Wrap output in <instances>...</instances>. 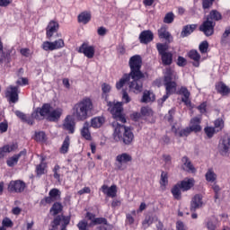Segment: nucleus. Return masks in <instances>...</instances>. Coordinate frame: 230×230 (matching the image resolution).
I'll use <instances>...</instances> for the list:
<instances>
[{"label": "nucleus", "mask_w": 230, "mask_h": 230, "mask_svg": "<svg viewBox=\"0 0 230 230\" xmlns=\"http://www.w3.org/2000/svg\"><path fill=\"white\" fill-rule=\"evenodd\" d=\"M128 66L130 68L129 76L131 82H129V91L132 93H141L143 91V78L145 74L141 72V66H143V58L139 55H135L129 58Z\"/></svg>", "instance_id": "f257e3e1"}, {"label": "nucleus", "mask_w": 230, "mask_h": 230, "mask_svg": "<svg viewBox=\"0 0 230 230\" xmlns=\"http://www.w3.org/2000/svg\"><path fill=\"white\" fill-rule=\"evenodd\" d=\"M93 109H94L93 100L89 97H84L74 105L72 116L77 121H85L89 118V114L93 112Z\"/></svg>", "instance_id": "f03ea898"}, {"label": "nucleus", "mask_w": 230, "mask_h": 230, "mask_svg": "<svg viewBox=\"0 0 230 230\" xmlns=\"http://www.w3.org/2000/svg\"><path fill=\"white\" fill-rule=\"evenodd\" d=\"M39 114L40 116L46 118V119L49 121L57 122L58 119H60V118H62V114H64V109H54L51 104L45 103L41 108H37V110L32 113V118L39 119Z\"/></svg>", "instance_id": "7ed1b4c3"}, {"label": "nucleus", "mask_w": 230, "mask_h": 230, "mask_svg": "<svg viewBox=\"0 0 230 230\" xmlns=\"http://www.w3.org/2000/svg\"><path fill=\"white\" fill-rule=\"evenodd\" d=\"M175 78V72L172 70V68L167 67L164 72V87L166 93L163 96V98L158 100V105L163 106L164 102H166L167 98H170L172 94H175L177 91V83L173 81Z\"/></svg>", "instance_id": "20e7f679"}, {"label": "nucleus", "mask_w": 230, "mask_h": 230, "mask_svg": "<svg viewBox=\"0 0 230 230\" xmlns=\"http://www.w3.org/2000/svg\"><path fill=\"white\" fill-rule=\"evenodd\" d=\"M112 127L114 128V141H123L124 145H130L134 141V133H132L129 128L120 125L118 121H114Z\"/></svg>", "instance_id": "39448f33"}, {"label": "nucleus", "mask_w": 230, "mask_h": 230, "mask_svg": "<svg viewBox=\"0 0 230 230\" xmlns=\"http://www.w3.org/2000/svg\"><path fill=\"white\" fill-rule=\"evenodd\" d=\"M107 106L116 121H120V123L127 122V119H125V115H123V102L107 101Z\"/></svg>", "instance_id": "423d86ee"}, {"label": "nucleus", "mask_w": 230, "mask_h": 230, "mask_svg": "<svg viewBox=\"0 0 230 230\" xmlns=\"http://www.w3.org/2000/svg\"><path fill=\"white\" fill-rule=\"evenodd\" d=\"M158 53L164 66H172L173 62V53L168 52V45L158 43L156 45Z\"/></svg>", "instance_id": "0eeeda50"}, {"label": "nucleus", "mask_w": 230, "mask_h": 230, "mask_svg": "<svg viewBox=\"0 0 230 230\" xmlns=\"http://www.w3.org/2000/svg\"><path fill=\"white\" fill-rule=\"evenodd\" d=\"M218 152L221 155L230 154V135H226L222 137L218 145Z\"/></svg>", "instance_id": "6e6552de"}, {"label": "nucleus", "mask_w": 230, "mask_h": 230, "mask_svg": "<svg viewBox=\"0 0 230 230\" xmlns=\"http://www.w3.org/2000/svg\"><path fill=\"white\" fill-rule=\"evenodd\" d=\"M5 97L12 103H17V102H19V87L13 85L7 87L5 91Z\"/></svg>", "instance_id": "1a4fd4ad"}, {"label": "nucleus", "mask_w": 230, "mask_h": 230, "mask_svg": "<svg viewBox=\"0 0 230 230\" xmlns=\"http://www.w3.org/2000/svg\"><path fill=\"white\" fill-rule=\"evenodd\" d=\"M215 22L210 21L209 18H207V21H205L199 27V31H203V33L206 35V37H211L213 33H215Z\"/></svg>", "instance_id": "9d476101"}, {"label": "nucleus", "mask_w": 230, "mask_h": 230, "mask_svg": "<svg viewBox=\"0 0 230 230\" xmlns=\"http://www.w3.org/2000/svg\"><path fill=\"white\" fill-rule=\"evenodd\" d=\"M79 53H83L86 58H94V53H96V48L87 43H83L78 49Z\"/></svg>", "instance_id": "9b49d317"}, {"label": "nucleus", "mask_w": 230, "mask_h": 230, "mask_svg": "<svg viewBox=\"0 0 230 230\" xmlns=\"http://www.w3.org/2000/svg\"><path fill=\"white\" fill-rule=\"evenodd\" d=\"M204 207V196L202 194H196L190 200V211H197Z\"/></svg>", "instance_id": "f8f14e48"}, {"label": "nucleus", "mask_w": 230, "mask_h": 230, "mask_svg": "<svg viewBox=\"0 0 230 230\" xmlns=\"http://www.w3.org/2000/svg\"><path fill=\"white\" fill-rule=\"evenodd\" d=\"M25 188L26 183L21 180L12 181L8 186L9 191H13L14 193H22Z\"/></svg>", "instance_id": "ddd939ff"}, {"label": "nucleus", "mask_w": 230, "mask_h": 230, "mask_svg": "<svg viewBox=\"0 0 230 230\" xmlns=\"http://www.w3.org/2000/svg\"><path fill=\"white\" fill-rule=\"evenodd\" d=\"M117 164L118 170H123V164H127V163H130L132 161V155L128 153H122L118 155L115 158Z\"/></svg>", "instance_id": "4468645a"}, {"label": "nucleus", "mask_w": 230, "mask_h": 230, "mask_svg": "<svg viewBox=\"0 0 230 230\" xmlns=\"http://www.w3.org/2000/svg\"><path fill=\"white\" fill-rule=\"evenodd\" d=\"M188 57L192 60V66L194 67H200V62H202V58L199 51L192 49L188 52Z\"/></svg>", "instance_id": "2eb2a0df"}, {"label": "nucleus", "mask_w": 230, "mask_h": 230, "mask_svg": "<svg viewBox=\"0 0 230 230\" xmlns=\"http://www.w3.org/2000/svg\"><path fill=\"white\" fill-rule=\"evenodd\" d=\"M102 193L107 197L114 199L118 195V187L116 185H111V187L103 184L101 188Z\"/></svg>", "instance_id": "dca6fc26"}, {"label": "nucleus", "mask_w": 230, "mask_h": 230, "mask_svg": "<svg viewBox=\"0 0 230 230\" xmlns=\"http://www.w3.org/2000/svg\"><path fill=\"white\" fill-rule=\"evenodd\" d=\"M21 157H26V149L21 151L17 155H13V156L9 157L6 161L7 166L13 168V166L19 163V159H21Z\"/></svg>", "instance_id": "f3484780"}, {"label": "nucleus", "mask_w": 230, "mask_h": 230, "mask_svg": "<svg viewBox=\"0 0 230 230\" xmlns=\"http://www.w3.org/2000/svg\"><path fill=\"white\" fill-rule=\"evenodd\" d=\"M71 115H67L65 119L63 128L68 130L69 134H75V119Z\"/></svg>", "instance_id": "a211bd4d"}, {"label": "nucleus", "mask_w": 230, "mask_h": 230, "mask_svg": "<svg viewBox=\"0 0 230 230\" xmlns=\"http://www.w3.org/2000/svg\"><path fill=\"white\" fill-rule=\"evenodd\" d=\"M71 219L67 217H57L54 221L52 227L55 229L58 226H62L61 227H67Z\"/></svg>", "instance_id": "6ab92c4d"}, {"label": "nucleus", "mask_w": 230, "mask_h": 230, "mask_svg": "<svg viewBox=\"0 0 230 230\" xmlns=\"http://www.w3.org/2000/svg\"><path fill=\"white\" fill-rule=\"evenodd\" d=\"M141 44H148L154 40V33L151 31H144L139 35Z\"/></svg>", "instance_id": "aec40b11"}, {"label": "nucleus", "mask_w": 230, "mask_h": 230, "mask_svg": "<svg viewBox=\"0 0 230 230\" xmlns=\"http://www.w3.org/2000/svg\"><path fill=\"white\" fill-rule=\"evenodd\" d=\"M178 184L180 185L181 191H189L190 188L195 186V180L193 178H186Z\"/></svg>", "instance_id": "412c9836"}, {"label": "nucleus", "mask_w": 230, "mask_h": 230, "mask_svg": "<svg viewBox=\"0 0 230 230\" xmlns=\"http://www.w3.org/2000/svg\"><path fill=\"white\" fill-rule=\"evenodd\" d=\"M181 163L182 168L185 172H190V173H195V172H197V169H195V166H193V164H191V161H190L188 156H183L181 158Z\"/></svg>", "instance_id": "4be33fe9"}, {"label": "nucleus", "mask_w": 230, "mask_h": 230, "mask_svg": "<svg viewBox=\"0 0 230 230\" xmlns=\"http://www.w3.org/2000/svg\"><path fill=\"white\" fill-rule=\"evenodd\" d=\"M218 176L217 172H215V169L208 168L205 173V179L207 182H210V184H217V179Z\"/></svg>", "instance_id": "5701e85b"}, {"label": "nucleus", "mask_w": 230, "mask_h": 230, "mask_svg": "<svg viewBox=\"0 0 230 230\" xmlns=\"http://www.w3.org/2000/svg\"><path fill=\"white\" fill-rule=\"evenodd\" d=\"M205 226L208 230H217L218 226V217L212 216L205 220Z\"/></svg>", "instance_id": "b1692460"}, {"label": "nucleus", "mask_w": 230, "mask_h": 230, "mask_svg": "<svg viewBox=\"0 0 230 230\" xmlns=\"http://www.w3.org/2000/svg\"><path fill=\"white\" fill-rule=\"evenodd\" d=\"M19 146L17 144H11L6 145L0 148V159H3L4 157V154H10V152H15Z\"/></svg>", "instance_id": "393cba45"}, {"label": "nucleus", "mask_w": 230, "mask_h": 230, "mask_svg": "<svg viewBox=\"0 0 230 230\" xmlns=\"http://www.w3.org/2000/svg\"><path fill=\"white\" fill-rule=\"evenodd\" d=\"M200 121L201 119L199 117H195L190 119L189 128H190L192 132H200V130H202V127H200Z\"/></svg>", "instance_id": "a878e982"}, {"label": "nucleus", "mask_w": 230, "mask_h": 230, "mask_svg": "<svg viewBox=\"0 0 230 230\" xmlns=\"http://www.w3.org/2000/svg\"><path fill=\"white\" fill-rule=\"evenodd\" d=\"M57 31H58V22L51 21L47 27V37L51 39Z\"/></svg>", "instance_id": "bb28decb"}, {"label": "nucleus", "mask_w": 230, "mask_h": 230, "mask_svg": "<svg viewBox=\"0 0 230 230\" xmlns=\"http://www.w3.org/2000/svg\"><path fill=\"white\" fill-rule=\"evenodd\" d=\"M172 132H174L175 136H178L179 137H188V136H190L193 130L190 127L183 129H175V128L172 127Z\"/></svg>", "instance_id": "cd10ccee"}, {"label": "nucleus", "mask_w": 230, "mask_h": 230, "mask_svg": "<svg viewBox=\"0 0 230 230\" xmlns=\"http://www.w3.org/2000/svg\"><path fill=\"white\" fill-rule=\"evenodd\" d=\"M195 30H197V24L186 25L181 32V37H182V39L189 37V35H191Z\"/></svg>", "instance_id": "c85d7f7f"}, {"label": "nucleus", "mask_w": 230, "mask_h": 230, "mask_svg": "<svg viewBox=\"0 0 230 230\" xmlns=\"http://www.w3.org/2000/svg\"><path fill=\"white\" fill-rule=\"evenodd\" d=\"M179 94H181V96H183L181 98V102H184L185 105H191V101H190V91H188V88L181 87L179 91Z\"/></svg>", "instance_id": "c756f323"}, {"label": "nucleus", "mask_w": 230, "mask_h": 230, "mask_svg": "<svg viewBox=\"0 0 230 230\" xmlns=\"http://www.w3.org/2000/svg\"><path fill=\"white\" fill-rule=\"evenodd\" d=\"M15 114L18 118H20V119H22V121H25L29 125H33V119H37L36 118H33V113L30 117V116H27L26 114L22 113L20 111H16Z\"/></svg>", "instance_id": "7c9ffc66"}, {"label": "nucleus", "mask_w": 230, "mask_h": 230, "mask_svg": "<svg viewBox=\"0 0 230 230\" xmlns=\"http://www.w3.org/2000/svg\"><path fill=\"white\" fill-rule=\"evenodd\" d=\"M91 124L89 122H84L83 128L81 129V136L87 141H91V131H89V128Z\"/></svg>", "instance_id": "2f4dec72"}, {"label": "nucleus", "mask_w": 230, "mask_h": 230, "mask_svg": "<svg viewBox=\"0 0 230 230\" xmlns=\"http://www.w3.org/2000/svg\"><path fill=\"white\" fill-rule=\"evenodd\" d=\"M150 102H155V94L150 91H145L142 96V103H150Z\"/></svg>", "instance_id": "473e14b6"}, {"label": "nucleus", "mask_w": 230, "mask_h": 230, "mask_svg": "<svg viewBox=\"0 0 230 230\" xmlns=\"http://www.w3.org/2000/svg\"><path fill=\"white\" fill-rule=\"evenodd\" d=\"M127 82H128V87H130V82H132V77L129 74H125L123 77L119 82H117L116 89H121V87H123V85H125Z\"/></svg>", "instance_id": "72a5a7b5"}, {"label": "nucleus", "mask_w": 230, "mask_h": 230, "mask_svg": "<svg viewBox=\"0 0 230 230\" xmlns=\"http://www.w3.org/2000/svg\"><path fill=\"white\" fill-rule=\"evenodd\" d=\"M216 90L219 94H222L223 96H227L230 93V88L229 86L226 85L224 83H218L216 84Z\"/></svg>", "instance_id": "f704fd0d"}, {"label": "nucleus", "mask_w": 230, "mask_h": 230, "mask_svg": "<svg viewBox=\"0 0 230 230\" xmlns=\"http://www.w3.org/2000/svg\"><path fill=\"white\" fill-rule=\"evenodd\" d=\"M105 123V118L103 117H95L91 119V127L93 128H100Z\"/></svg>", "instance_id": "c9c22d12"}, {"label": "nucleus", "mask_w": 230, "mask_h": 230, "mask_svg": "<svg viewBox=\"0 0 230 230\" xmlns=\"http://www.w3.org/2000/svg\"><path fill=\"white\" fill-rule=\"evenodd\" d=\"M70 145H71V138H69V136H66L60 147V154H67V152H69Z\"/></svg>", "instance_id": "e433bc0d"}, {"label": "nucleus", "mask_w": 230, "mask_h": 230, "mask_svg": "<svg viewBox=\"0 0 230 230\" xmlns=\"http://www.w3.org/2000/svg\"><path fill=\"white\" fill-rule=\"evenodd\" d=\"M161 190H166V186H168V172H162L161 179H160Z\"/></svg>", "instance_id": "4c0bfd02"}, {"label": "nucleus", "mask_w": 230, "mask_h": 230, "mask_svg": "<svg viewBox=\"0 0 230 230\" xmlns=\"http://www.w3.org/2000/svg\"><path fill=\"white\" fill-rule=\"evenodd\" d=\"M89 21H91V13L84 12L78 15V22L82 24H87Z\"/></svg>", "instance_id": "58836bf2"}, {"label": "nucleus", "mask_w": 230, "mask_h": 230, "mask_svg": "<svg viewBox=\"0 0 230 230\" xmlns=\"http://www.w3.org/2000/svg\"><path fill=\"white\" fill-rule=\"evenodd\" d=\"M158 35L160 39H165V40H170V39H172V34L166 31L165 27H162L158 30Z\"/></svg>", "instance_id": "ea45409f"}, {"label": "nucleus", "mask_w": 230, "mask_h": 230, "mask_svg": "<svg viewBox=\"0 0 230 230\" xmlns=\"http://www.w3.org/2000/svg\"><path fill=\"white\" fill-rule=\"evenodd\" d=\"M208 19H209V21H220V19H222V14L217 11V10H213L210 12L209 15L208 16Z\"/></svg>", "instance_id": "a19ab883"}, {"label": "nucleus", "mask_w": 230, "mask_h": 230, "mask_svg": "<svg viewBox=\"0 0 230 230\" xmlns=\"http://www.w3.org/2000/svg\"><path fill=\"white\" fill-rule=\"evenodd\" d=\"M172 197L176 199V200H181V186L179 183H177L172 189Z\"/></svg>", "instance_id": "79ce46f5"}, {"label": "nucleus", "mask_w": 230, "mask_h": 230, "mask_svg": "<svg viewBox=\"0 0 230 230\" xmlns=\"http://www.w3.org/2000/svg\"><path fill=\"white\" fill-rule=\"evenodd\" d=\"M62 211V204L59 202H56L53 204L52 208H50V213L52 215H58Z\"/></svg>", "instance_id": "37998d69"}, {"label": "nucleus", "mask_w": 230, "mask_h": 230, "mask_svg": "<svg viewBox=\"0 0 230 230\" xmlns=\"http://www.w3.org/2000/svg\"><path fill=\"white\" fill-rule=\"evenodd\" d=\"M111 89H112L109 84H102V98H105L107 100L108 94L111 93Z\"/></svg>", "instance_id": "c03bdc74"}, {"label": "nucleus", "mask_w": 230, "mask_h": 230, "mask_svg": "<svg viewBox=\"0 0 230 230\" xmlns=\"http://www.w3.org/2000/svg\"><path fill=\"white\" fill-rule=\"evenodd\" d=\"M64 46H65V43H64V40L62 39L57 40L52 42V47L54 49V51L56 49H61V48H64Z\"/></svg>", "instance_id": "a18cd8bd"}, {"label": "nucleus", "mask_w": 230, "mask_h": 230, "mask_svg": "<svg viewBox=\"0 0 230 230\" xmlns=\"http://www.w3.org/2000/svg\"><path fill=\"white\" fill-rule=\"evenodd\" d=\"M214 128H216L217 132H220L222 128H224V120L222 119H217L214 121Z\"/></svg>", "instance_id": "49530a36"}, {"label": "nucleus", "mask_w": 230, "mask_h": 230, "mask_svg": "<svg viewBox=\"0 0 230 230\" xmlns=\"http://www.w3.org/2000/svg\"><path fill=\"white\" fill-rule=\"evenodd\" d=\"M204 132L208 137H213V136H215L218 131H217L213 127H207L204 128Z\"/></svg>", "instance_id": "de8ad7c7"}, {"label": "nucleus", "mask_w": 230, "mask_h": 230, "mask_svg": "<svg viewBox=\"0 0 230 230\" xmlns=\"http://www.w3.org/2000/svg\"><path fill=\"white\" fill-rule=\"evenodd\" d=\"M34 139H35V141H38L40 143L46 141V133H44L42 131L37 132L35 134Z\"/></svg>", "instance_id": "09e8293b"}, {"label": "nucleus", "mask_w": 230, "mask_h": 230, "mask_svg": "<svg viewBox=\"0 0 230 230\" xmlns=\"http://www.w3.org/2000/svg\"><path fill=\"white\" fill-rule=\"evenodd\" d=\"M174 19H175V15H173V13H168L165 14L164 18V22H165V24H172Z\"/></svg>", "instance_id": "8fccbe9b"}, {"label": "nucleus", "mask_w": 230, "mask_h": 230, "mask_svg": "<svg viewBox=\"0 0 230 230\" xmlns=\"http://www.w3.org/2000/svg\"><path fill=\"white\" fill-rule=\"evenodd\" d=\"M41 48L44 49V51H55L53 49V42L51 41H44Z\"/></svg>", "instance_id": "3c124183"}, {"label": "nucleus", "mask_w": 230, "mask_h": 230, "mask_svg": "<svg viewBox=\"0 0 230 230\" xmlns=\"http://www.w3.org/2000/svg\"><path fill=\"white\" fill-rule=\"evenodd\" d=\"M209 49V43H208V41H202L199 46V49L200 51V53H208V49Z\"/></svg>", "instance_id": "603ef678"}, {"label": "nucleus", "mask_w": 230, "mask_h": 230, "mask_svg": "<svg viewBox=\"0 0 230 230\" xmlns=\"http://www.w3.org/2000/svg\"><path fill=\"white\" fill-rule=\"evenodd\" d=\"M49 195H50L54 200H58V199H60V190H58V189H52L49 192Z\"/></svg>", "instance_id": "864d4df0"}, {"label": "nucleus", "mask_w": 230, "mask_h": 230, "mask_svg": "<svg viewBox=\"0 0 230 230\" xmlns=\"http://www.w3.org/2000/svg\"><path fill=\"white\" fill-rule=\"evenodd\" d=\"M46 171V164L41 163L36 167V172L38 175H44Z\"/></svg>", "instance_id": "5fc2aeb1"}, {"label": "nucleus", "mask_w": 230, "mask_h": 230, "mask_svg": "<svg viewBox=\"0 0 230 230\" xmlns=\"http://www.w3.org/2000/svg\"><path fill=\"white\" fill-rule=\"evenodd\" d=\"M13 222H12L10 220V218L8 217H4L2 221V226L1 227H4V229H6V227H13Z\"/></svg>", "instance_id": "6e6d98bb"}, {"label": "nucleus", "mask_w": 230, "mask_h": 230, "mask_svg": "<svg viewBox=\"0 0 230 230\" xmlns=\"http://www.w3.org/2000/svg\"><path fill=\"white\" fill-rule=\"evenodd\" d=\"M141 114L142 116H152V114H154V111L148 107H142Z\"/></svg>", "instance_id": "4d7b16f0"}, {"label": "nucleus", "mask_w": 230, "mask_h": 230, "mask_svg": "<svg viewBox=\"0 0 230 230\" xmlns=\"http://www.w3.org/2000/svg\"><path fill=\"white\" fill-rule=\"evenodd\" d=\"M222 40L223 41L230 40V27L226 28L225 32L222 35Z\"/></svg>", "instance_id": "13d9d810"}, {"label": "nucleus", "mask_w": 230, "mask_h": 230, "mask_svg": "<svg viewBox=\"0 0 230 230\" xmlns=\"http://www.w3.org/2000/svg\"><path fill=\"white\" fill-rule=\"evenodd\" d=\"M99 224H103L104 226H107V219L105 217H95V220L93 221V226H98Z\"/></svg>", "instance_id": "bf43d9fd"}, {"label": "nucleus", "mask_w": 230, "mask_h": 230, "mask_svg": "<svg viewBox=\"0 0 230 230\" xmlns=\"http://www.w3.org/2000/svg\"><path fill=\"white\" fill-rule=\"evenodd\" d=\"M87 226H89V224L85 220H81L77 224V227L79 230H87Z\"/></svg>", "instance_id": "052dcab7"}, {"label": "nucleus", "mask_w": 230, "mask_h": 230, "mask_svg": "<svg viewBox=\"0 0 230 230\" xmlns=\"http://www.w3.org/2000/svg\"><path fill=\"white\" fill-rule=\"evenodd\" d=\"M86 218H88V220H91V223L89 224L90 227L93 226L94 224V220L96 219V216L91 212H87Z\"/></svg>", "instance_id": "680f3d73"}, {"label": "nucleus", "mask_w": 230, "mask_h": 230, "mask_svg": "<svg viewBox=\"0 0 230 230\" xmlns=\"http://www.w3.org/2000/svg\"><path fill=\"white\" fill-rule=\"evenodd\" d=\"M20 53L22 55V57H31V50H30V49H21Z\"/></svg>", "instance_id": "e2e57ef3"}, {"label": "nucleus", "mask_w": 230, "mask_h": 230, "mask_svg": "<svg viewBox=\"0 0 230 230\" xmlns=\"http://www.w3.org/2000/svg\"><path fill=\"white\" fill-rule=\"evenodd\" d=\"M188 63V61L186 60V58H184L183 57H178V62L177 65L180 67H184V66H186V64Z\"/></svg>", "instance_id": "0e129e2a"}, {"label": "nucleus", "mask_w": 230, "mask_h": 230, "mask_svg": "<svg viewBox=\"0 0 230 230\" xmlns=\"http://www.w3.org/2000/svg\"><path fill=\"white\" fill-rule=\"evenodd\" d=\"M8 130V122L0 123V133L3 134Z\"/></svg>", "instance_id": "69168bd1"}, {"label": "nucleus", "mask_w": 230, "mask_h": 230, "mask_svg": "<svg viewBox=\"0 0 230 230\" xmlns=\"http://www.w3.org/2000/svg\"><path fill=\"white\" fill-rule=\"evenodd\" d=\"M152 224V217H146L142 223L143 227H148Z\"/></svg>", "instance_id": "338daca9"}, {"label": "nucleus", "mask_w": 230, "mask_h": 230, "mask_svg": "<svg viewBox=\"0 0 230 230\" xmlns=\"http://www.w3.org/2000/svg\"><path fill=\"white\" fill-rule=\"evenodd\" d=\"M176 230H186V226L182 221H178L176 223Z\"/></svg>", "instance_id": "774afa93"}]
</instances>
